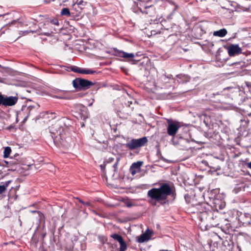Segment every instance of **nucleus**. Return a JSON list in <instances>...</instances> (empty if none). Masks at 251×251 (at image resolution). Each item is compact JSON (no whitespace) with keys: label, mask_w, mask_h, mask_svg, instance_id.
I'll return each mask as SVG.
<instances>
[{"label":"nucleus","mask_w":251,"mask_h":251,"mask_svg":"<svg viewBox=\"0 0 251 251\" xmlns=\"http://www.w3.org/2000/svg\"><path fill=\"white\" fill-rule=\"evenodd\" d=\"M148 202L152 206L157 204L161 205L169 204L176 198L175 190L168 183H161L159 188H152L148 191Z\"/></svg>","instance_id":"1"},{"label":"nucleus","mask_w":251,"mask_h":251,"mask_svg":"<svg viewBox=\"0 0 251 251\" xmlns=\"http://www.w3.org/2000/svg\"><path fill=\"white\" fill-rule=\"evenodd\" d=\"M72 121L65 117H62L55 121L49 126V129L54 143L58 146L63 143L66 137V133Z\"/></svg>","instance_id":"2"},{"label":"nucleus","mask_w":251,"mask_h":251,"mask_svg":"<svg viewBox=\"0 0 251 251\" xmlns=\"http://www.w3.org/2000/svg\"><path fill=\"white\" fill-rule=\"evenodd\" d=\"M240 92V89L238 86H229L225 88L222 91L220 92H217L216 93H213L212 94V96L211 98H216L217 100L221 102L224 97L231 98L233 99L234 97L239 94Z\"/></svg>","instance_id":"3"},{"label":"nucleus","mask_w":251,"mask_h":251,"mask_svg":"<svg viewBox=\"0 0 251 251\" xmlns=\"http://www.w3.org/2000/svg\"><path fill=\"white\" fill-rule=\"evenodd\" d=\"M73 87L77 91L86 90L90 88L94 83L87 79L77 77L73 80Z\"/></svg>","instance_id":"4"},{"label":"nucleus","mask_w":251,"mask_h":251,"mask_svg":"<svg viewBox=\"0 0 251 251\" xmlns=\"http://www.w3.org/2000/svg\"><path fill=\"white\" fill-rule=\"evenodd\" d=\"M148 142V140L147 137L139 139H132L125 144V146L129 150L133 151L144 147Z\"/></svg>","instance_id":"5"},{"label":"nucleus","mask_w":251,"mask_h":251,"mask_svg":"<svg viewBox=\"0 0 251 251\" xmlns=\"http://www.w3.org/2000/svg\"><path fill=\"white\" fill-rule=\"evenodd\" d=\"M167 133L169 135L173 136L171 142L174 144L176 145V143L174 142L175 138L174 136L177 133L178 129L181 127V125L177 122H168Z\"/></svg>","instance_id":"6"},{"label":"nucleus","mask_w":251,"mask_h":251,"mask_svg":"<svg viewBox=\"0 0 251 251\" xmlns=\"http://www.w3.org/2000/svg\"><path fill=\"white\" fill-rule=\"evenodd\" d=\"M158 81L159 83L162 85V86L168 87L169 86V83H171L172 81L175 82L176 80L173 77V75H172L164 74L159 77Z\"/></svg>","instance_id":"7"},{"label":"nucleus","mask_w":251,"mask_h":251,"mask_svg":"<svg viewBox=\"0 0 251 251\" xmlns=\"http://www.w3.org/2000/svg\"><path fill=\"white\" fill-rule=\"evenodd\" d=\"M118 55L120 57L127 59L128 61L132 64H135L139 61V59H135V55L133 53H127L123 51H119L118 52Z\"/></svg>","instance_id":"8"},{"label":"nucleus","mask_w":251,"mask_h":251,"mask_svg":"<svg viewBox=\"0 0 251 251\" xmlns=\"http://www.w3.org/2000/svg\"><path fill=\"white\" fill-rule=\"evenodd\" d=\"M226 49L229 56H234L242 52V49L237 44H230Z\"/></svg>","instance_id":"9"},{"label":"nucleus","mask_w":251,"mask_h":251,"mask_svg":"<svg viewBox=\"0 0 251 251\" xmlns=\"http://www.w3.org/2000/svg\"><path fill=\"white\" fill-rule=\"evenodd\" d=\"M213 213L210 210H205L200 212L199 219L202 223L203 226L208 220H211Z\"/></svg>","instance_id":"10"},{"label":"nucleus","mask_w":251,"mask_h":251,"mask_svg":"<svg viewBox=\"0 0 251 251\" xmlns=\"http://www.w3.org/2000/svg\"><path fill=\"white\" fill-rule=\"evenodd\" d=\"M76 112L79 115L81 119L84 120L88 117L87 108L81 104H77L75 107Z\"/></svg>","instance_id":"11"},{"label":"nucleus","mask_w":251,"mask_h":251,"mask_svg":"<svg viewBox=\"0 0 251 251\" xmlns=\"http://www.w3.org/2000/svg\"><path fill=\"white\" fill-rule=\"evenodd\" d=\"M17 97H7L3 95L2 105L5 106H11L15 105L18 101Z\"/></svg>","instance_id":"12"},{"label":"nucleus","mask_w":251,"mask_h":251,"mask_svg":"<svg viewBox=\"0 0 251 251\" xmlns=\"http://www.w3.org/2000/svg\"><path fill=\"white\" fill-rule=\"evenodd\" d=\"M71 70L74 72L81 74H93L96 73L95 71L82 68L75 66H71Z\"/></svg>","instance_id":"13"},{"label":"nucleus","mask_w":251,"mask_h":251,"mask_svg":"<svg viewBox=\"0 0 251 251\" xmlns=\"http://www.w3.org/2000/svg\"><path fill=\"white\" fill-rule=\"evenodd\" d=\"M239 220L242 223L243 226H245L251 225V214L245 213L241 216Z\"/></svg>","instance_id":"14"},{"label":"nucleus","mask_w":251,"mask_h":251,"mask_svg":"<svg viewBox=\"0 0 251 251\" xmlns=\"http://www.w3.org/2000/svg\"><path fill=\"white\" fill-rule=\"evenodd\" d=\"M142 164V161H138L132 163L129 169L131 174L133 176L135 175L137 171L140 169Z\"/></svg>","instance_id":"15"},{"label":"nucleus","mask_w":251,"mask_h":251,"mask_svg":"<svg viewBox=\"0 0 251 251\" xmlns=\"http://www.w3.org/2000/svg\"><path fill=\"white\" fill-rule=\"evenodd\" d=\"M39 30L38 33L39 35H44L46 36H49L51 35L53 32L52 31L51 27H50L49 28H44L43 26V27H38V28L36 30Z\"/></svg>","instance_id":"16"},{"label":"nucleus","mask_w":251,"mask_h":251,"mask_svg":"<svg viewBox=\"0 0 251 251\" xmlns=\"http://www.w3.org/2000/svg\"><path fill=\"white\" fill-rule=\"evenodd\" d=\"M176 77L178 78V79L177 80L178 83L182 84L189 82L191 78L189 75L182 74L177 75Z\"/></svg>","instance_id":"17"},{"label":"nucleus","mask_w":251,"mask_h":251,"mask_svg":"<svg viewBox=\"0 0 251 251\" xmlns=\"http://www.w3.org/2000/svg\"><path fill=\"white\" fill-rule=\"evenodd\" d=\"M217 225L213 218V216H212L211 220H208L203 226H205V229H207L211 227L216 226Z\"/></svg>","instance_id":"18"},{"label":"nucleus","mask_w":251,"mask_h":251,"mask_svg":"<svg viewBox=\"0 0 251 251\" xmlns=\"http://www.w3.org/2000/svg\"><path fill=\"white\" fill-rule=\"evenodd\" d=\"M59 23L57 19H53L50 20V22L47 21L44 24V28H49L52 27V25H58Z\"/></svg>","instance_id":"19"},{"label":"nucleus","mask_w":251,"mask_h":251,"mask_svg":"<svg viewBox=\"0 0 251 251\" xmlns=\"http://www.w3.org/2000/svg\"><path fill=\"white\" fill-rule=\"evenodd\" d=\"M227 34V30L225 28H223L218 31H214L213 35L223 37Z\"/></svg>","instance_id":"20"},{"label":"nucleus","mask_w":251,"mask_h":251,"mask_svg":"<svg viewBox=\"0 0 251 251\" xmlns=\"http://www.w3.org/2000/svg\"><path fill=\"white\" fill-rule=\"evenodd\" d=\"M110 237L119 243L124 240L122 236L118 234L114 233L110 235Z\"/></svg>","instance_id":"21"},{"label":"nucleus","mask_w":251,"mask_h":251,"mask_svg":"<svg viewBox=\"0 0 251 251\" xmlns=\"http://www.w3.org/2000/svg\"><path fill=\"white\" fill-rule=\"evenodd\" d=\"M34 212H37L38 216L37 219H38L40 224L45 222V216L40 211H34Z\"/></svg>","instance_id":"22"},{"label":"nucleus","mask_w":251,"mask_h":251,"mask_svg":"<svg viewBox=\"0 0 251 251\" xmlns=\"http://www.w3.org/2000/svg\"><path fill=\"white\" fill-rule=\"evenodd\" d=\"M11 152V149L10 147H6L4 148L3 151V157L7 158L9 156L10 153Z\"/></svg>","instance_id":"23"},{"label":"nucleus","mask_w":251,"mask_h":251,"mask_svg":"<svg viewBox=\"0 0 251 251\" xmlns=\"http://www.w3.org/2000/svg\"><path fill=\"white\" fill-rule=\"evenodd\" d=\"M60 14L62 16H71V13L69 9L67 8H63L60 12Z\"/></svg>","instance_id":"24"},{"label":"nucleus","mask_w":251,"mask_h":251,"mask_svg":"<svg viewBox=\"0 0 251 251\" xmlns=\"http://www.w3.org/2000/svg\"><path fill=\"white\" fill-rule=\"evenodd\" d=\"M39 30L38 29V30H29L21 31L19 34H20V36H22L25 35L30 32H31V33L37 32L39 31Z\"/></svg>","instance_id":"25"},{"label":"nucleus","mask_w":251,"mask_h":251,"mask_svg":"<svg viewBox=\"0 0 251 251\" xmlns=\"http://www.w3.org/2000/svg\"><path fill=\"white\" fill-rule=\"evenodd\" d=\"M120 247L119 248V251H126L127 249V245L124 240L119 243Z\"/></svg>","instance_id":"26"},{"label":"nucleus","mask_w":251,"mask_h":251,"mask_svg":"<svg viewBox=\"0 0 251 251\" xmlns=\"http://www.w3.org/2000/svg\"><path fill=\"white\" fill-rule=\"evenodd\" d=\"M149 240V239L145 236V235L142 234L141 236H140L138 239V242L139 243H143L145 241H147Z\"/></svg>","instance_id":"27"},{"label":"nucleus","mask_w":251,"mask_h":251,"mask_svg":"<svg viewBox=\"0 0 251 251\" xmlns=\"http://www.w3.org/2000/svg\"><path fill=\"white\" fill-rule=\"evenodd\" d=\"M120 159H121V158L120 157H117L116 161L113 165V168H114V173H116L118 171V165L119 164Z\"/></svg>","instance_id":"28"},{"label":"nucleus","mask_w":251,"mask_h":251,"mask_svg":"<svg viewBox=\"0 0 251 251\" xmlns=\"http://www.w3.org/2000/svg\"><path fill=\"white\" fill-rule=\"evenodd\" d=\"M16 164V162L15 161V162H13V161L8 162V161H5V160H4L3 163H0V164L3 165H2V166H7V167H9L10 165H12L13 164Z\"/></svg>","instance_id":"29"},{"label":"nucleus","mask_w":251,"mask_h":251,"mask_svg":"<svg viewBox=\"0 0 251 251\" xmlns=\"http://www.w3.org/2000/svg\"><path fill=\"white\" fill-rule=\"evenodd\" d=\"M144 235H145V236L147 237L149 239H150V237L152 234V231L148 228L145 231V233H143Z\"/></svg>","instance_id":"30"},{"label":"nucleus","mask_w":251,"mask_h":251,"mask_svg":"<svg viewBox=\"0 0 251 251\" xmlns=\"http://www.w3.org/2000/svg\"><path fill=\"white\" fill-rule=\"evenodd\" d=\"M77 199L78 200L79 202L83 204V205L87 206H91V203L89 201H86L85 202L83 201L82 200L80 199L79 198H77Z\"/></svg>","instance_id":"31"},{"label":"nucleus","mask_w":251,"mask_h":251,"mask_svg":"<svg viewBox=\"0 0 251 251\" xmlns=\"http://www.w3.org/2000/svg\"><path fill=\"white\" fill-rule=\"evenodd\" d=\"M114 160V158L113 157H110L104 162V165H106L107 163H111Z\"/></svg>","instance_id":"32"},{"label":"nucleus","mask_w":251,"mask_h":251,"mask_svg":"<svg viewBox=\"0 0 251 251\" xmlns=\"http://www.w3.org/2000/svg\"><path fill=\"white\" fill-rule=\"evenodd\" d=\"M246 86L249 89L250 91H251V82L249 81H246L245 82Z\"/></svg>","instance_id":"33"},{"label":"nucleus","mask_w":251,"mask_h":251,"mask_svg":"<svg viewBox=\"0 0 251 251\" xmlns=\"http://www.w3.org/2000/svg\"><path fill=\"white\" fill-rule=\"evenodd\" d=\"M46 113L47 114H50L51 115V116L50 117H49V118H50L51 119H54L55 118V116H54V115L55 114L54 113H53V112L49 111H46Z\"/></svg>","instance_id":"34"},{"label":"nucleus","mask_w":251,"mask_h":251,"mask_svg":"<svg viewBox=\"0 0 251 251\" xmlns=\"http://www.w3.org/2000/svg\"><path fill=\"white\" fill-rule=\"evenodd\" d=\"M6 191V189L5 188L4 186H2L1 185H0V194H2Z\"/></svg>","instance_id":"35"},{"label":"nucleus","mask_w":251,"mask_h":251,"mask_svg":"<svg viewBox=\"0 0 251 251\" xmlns=\"http://www.w3.org/2000/svg\"><path fill=\"white\" fill-rule=\"evenodd\" d=\"M11 180L7 181L5 182L4 184L1 186H4L5 188L6 189V187L9 185V184L11 183Z\"/></svg>","instance_id":"36"},{"label":"nucleus","mask_w":251,"mask_h":251,"mask_svg":"<svg viewBox=\"0 0 251 251\" xmlns=\"http://www.w3.org/2000/svg\"><path fill=\"white\" fill-rule=\"evenodd\" d=\"M86 4V2H84L82 0H80L79 2H77V5L78 6L84 5Z\"/></svg>","instance_id":"37"},{"label":"nucleus","mask_w":251,"mask_h":251,"mask_svg":"<svg viewBox=\"0 0 251 251\" xmlns=\"http://www.w3.org/2000/svg\"><path fill=\"white\" fill-rule=\"evenodd\" d=\"M3 95L1 94L0 92V106L2 105L3 104Z\"/></svg>","instance_id":"38"},{"label":"nucleus","mask_w":251,"mask_h":251,"mask_svg":"<svg viewBox=\"0 0 251 251\" xmlns=\"http://www.w3.org/2000/svg\"><path fill=\"white\" fill-rule=\"evenodd\" d=\"M240 190V188L239 187H235L233 190V192L235 193V194H237L238 191H239Z\"/></svg>","instance_id":"39"},{"label":"nucleus","mask_w":251,"mask_h":251,"mask_svg":"<svg viewBox=\"0 0 251 251\" xmlns=\"http://www.w3.org/2000/svg\"><path fill=\"white\" fill-rule=\"evenodd\" d=\"M132 104V102L130 101H128L126 102L125 103V104L129 107H130V104Z\"/></svg>","instance_id":"40"},{"label":"nucleus","mask_w":251,"mask_h":251,"mask_svg":"<svg viewBox=\"0 0 251 251\" xmlns=\"http://www.w3.org/2000/svg\"><path fill=\"white\" fill-rule=\"evenodd\" d=\"M228 243V245H229V248L228 249V251H230V250H231L233 248L234 245H233V243H232L231 244H229L228 243Z\"/></svg>","instance_id":"41"},{"label":"nucleus","mask_w":251,"mask_h":251,"mask_svg":"<svg viewBox=\"0 0 251 251\" xmlns=\"http://www.w3.org/2000/svg\"><path fill=\"white\" fill-rule=\"evenodd\" d=\"M241 122H245L246 123H248L249 122V120L248 119L246 120L245 119H241Z\"/></svg>","instance_id":"42"},{"label":"nucleus","mask_w":251,"mask_h":251,"mask_svg":"<svg viewBox=\"0 0 251 251\" xmlns=\"http://www.w3.org/2000/svg\"><path fill=\"white\" fill-rule=\"evenodd\" d=\"M247 166L250 168L251 169V162H250L247 164Z\"/></svg>","instance_id":"43"},{"label":"nucleus","mask_w":251,"mask_h":251,"mask_svg":"<svg viewBox=\"0 0 251 251\" xmlns=\"http://www.w3.org/2000/svg\"><path fill=\"white\" fill-rule=\"evenodd\" d=\"M139 1L142 2H149L150 0H138Z\"/></svg>","instance_id":"44"},{"label":"nucleus","mask_w":251,"mask_h":251,"mask_svg":"<svg viewBox=\"0 0 251 251\" xmlns=\"http://www.w3.org/2000/svg\"><path fill=\"white\" fill-rule=\"evenodd\" d=\"M105 166L106 165H104V164L103 165H100L101 169L102 170H104L105 169Z\"/></svg>","instance_id":"45"},{"label":"nucleus","mask_w":251,"mask_h":251,"mask_svg":"<svg viewBox=\"0 0 251 251\" xmlns=\"http://www.w3.org/2000/svg\"><path fill=\"white\" fill-rule=\"evenodd\" d=\"M132 206V204L131 203H127V206L128 207H130Z\"/></svg>","instance_id":"46"},{"label":"nucleus","mask_w":251,"mask_h":251,"mask_svg":"<svg viewBox=\"0 0 251 251\" xmlns=\"http://www.w3.org/2000/svg\"><path fill=\"white\" fill-rule=\"evenodd\" d=\"M16 21H16V20H14V21H13L12 22L11 24H14V23H16Z\"/></svg>","instance_id":"47"},{"label":"nucleus","mask_w":251,"mask_h":251,"mask_svg":"<svg viewBox=\"0 0 251 251\" xmlns=\"http://www.w3.org/2000/svg\"><path fill=\"white\" fill-rule=\"evenodd\" d=\"M135 57L139 56V55L137 53L135 54Z\"/></svg>","instance_id":"48"},{"label":"nucleus","mask_w":251,"mask_h":251,"mask_svg":"<svg viewBox=\"0 0 251 251\" xmlns=\"http://www.w3.org/2000/svg\"><path fill=\"white\" fill-rule=\"evenodd\" d=\"M248 115L249 116H251V113H249V114H248Z\"/></svg>","instance_id":"49"},{"label":"nucleus","mask_w":251,"mask_h":251,"mask_svg":"<svg viewBox=\"0 0 251 251\" xmlns=\"http://www.w3.org/2000/svg\"><path fill=\"white\" fill-rule=\"evenodd\" d=\"M151 7V6H145V7L146 8H147V7Z\"/></svg>","instance_id":"50"},{"label":"nucleus","mask_w":251,"mask_h":251,"mask_svg":"<svg viewBox=\"0 0 251 251\" xmlns=\"http://www.w3.org/2000/svg\"><path fill=\"white\" fill-rule=\"evenodd\" d=\"M7 244H8L7 243H4L3 244V245H6Z\"/></svg>","instance_id":"51"},{"label":"nucleus","mask_w":251,"mask_h":251,"mask_svg":"<svg viewBox=\"0 0 251 251\" xmlns=\"http://www.w3.org/2000/svg\"><path fill=\"white\" fill-rule=\"evenodd\" d=\"M32 108H33V107H31V106H29V108H30V109H31Z\"/></svg>","instance_id":"52"},{"label":"nucleus","mask_w":251,"mask_h":251,"mask_svg":"<svg viewBox=\"0 0 251 251\" xmlns=\"http://www.w3.org/2000/svg\"><path fill=\"white\" fill-rule=\"evenodd\" d=\"M178 7L177 5H176V8H177Z\"/></svg>","instance_id":"53"},{"label":"nucleus","mask_w":251,"mask_h":251,"mask_svg":"<svg viewBox=\"0 0 251 251\" xmlns=\"http://www.w3.org/2000/svg\"><path fill=\"white\" fill-rule=\"evenodd\" d=\"M249 106L251 107V103L249 104Z\"/></svg>","instance_id":"54"},{"label":"nucleus","mask_w":251,"mask_h":251,"mask_svg":"<svg viewBox=\"0 0 251 251\" xmlns=\"http://www.w3.org/2000/svg\"><path fill=\"white\" fill-rule=\"evenodd\" d=\"M3 15L0 14V17L2 16Z\"/></svg>","instance_id":"55"}]
</instances>
